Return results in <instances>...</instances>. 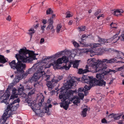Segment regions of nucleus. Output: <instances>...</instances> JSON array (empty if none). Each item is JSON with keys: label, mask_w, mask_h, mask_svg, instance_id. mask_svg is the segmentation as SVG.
Instances as JSON below:
<instances>
[{"label": "nucleus", "mask_w": 124, "mask_h": 124, "mask_svg": "<svg viewBox=\"0 0 124 124\" xmlns=\"http://www.w3.org/2000/svg\"><path fill=\"white\" fill-rule=\"evenodd\" d=\"M16 55L15 57L18 62L16 63L15 61L13 60L9 63L11 68L16 70L15 73H23L25 68V65L22 63L21 61L24 62L31 63L33 60L37 59L36 55Z\"/></svg>", "instance_id": "1"}, {"label": "nucleus", "mask_w": 124, "mask_h": 124, "mask_svg": "<svg viewBox=\"0 0 124 124\" xmlns=\"http://www.w3.org/2000/svg\"><path fill=\"white\" fill-rule=\"evenodd\" d=\"M77 94L75 91L72 90H67L65 93H62L61 92L60 94L59 97L62 102L60 104V106L63 108L65 110H67L69 107V104L73 102L75 104L77 105V104L80 102L81 97L75 96L71 99L70 98L73 95Z\"/></svg>", "instance_id": "2"}, {"label": "nucleus", "mask_w": 124, "mask_h": 124, "mask_svg": "<svg viewBox=\"0 0 124 124\" xmlns=\"http://www.w3.org/2000/svg\"><path fill=\"white\" fill-rule=\"evenodd\" d=\"M20 101L19 98H18L8 106L7 108L5 111L2 118L0 119V123L2 124H8L7 123H5L7 119L11 116L12 111L16 110L19 106L18 103Z\"/></svg>", "instance_id": "3"}, {"label": "nucleus", "mask_w": 124, "mask_h": 124, "mask_svg": "<svg viewBox=\"0 0 124 124\" xmlns=\"http://www.w3.org/2000/svg\"><path fill=\"white\" fill-rule=\"evenodd\" d=\"M115 58L111 59L108 60L107 59H103L102 61L99 60L97 61L94 58L89 59L88 60L87 63L90 66L93 67V68L96 70V71H99L101 70L99 69L101 67L104 65L103 63H112L117 62Z\"/></svg>", "instance_id": "4"}, {"label": "nucleus", "mask_w": 124, "mask_h": 124, "mask_svg": "<svg viewBox=\"0 0 124 124\" xmlns=\"http://www.w3.org/2000/svg\"><path fill=\"white\" fill-rule=\"evenodd\" d=\"M80 60H77L75 61L74 62L72 61H69L68 57L65 56H64L61 58H59L57 61L56 64H55V67L54 66H53L54 69H58V66L59 64H61L63 63H65V65L63 66L62 68L68 70L69 69L71 65L73 64V67L74 68H77L79 65V63Z\"/></svg>", "instance_id": "5"}, {"label": "nucleus", "mask_w": 124, "mask_h": 124, "mask_svg": "<svg viewBox=\"0 0 124 124\" xmlns=\"http://www.w3.org/2000/svg\"><path fill=\"white\" fill-rule=\"evenodd\" d=\"M106 68V67L104 66L103 65L100 68H99V69L101 70L99 71H96V70L94 71L95 72H100L98 73L96 75V78L98 80H103V79H107L108 78L109 75H111L112 74H114L116 72L115 70L110 69H109L108 70L104 71Z\"/></svg>", "instance_id": "6"}, {"label": "nucleus", "mask_w": 124, "mask_h": 124, "mask_svg": "<svg viewBox=\"0 0 124 124\" xmlns=\"http://www.w3.org/2000/svg\"><path fill=\"white\" fill-rule=\"evenodd\" d=\"M82 82L89 84L88 86H94L97 85V80L95 78H93V77H90L87 76H83L82 78Z\"/></svg>", "instance_id": "7"}, {"label": "nucleus", "mask_w": 124, "mask_h": 124, "mask_svg": "<svg viewBox=\"0 0 124 124\" xmlns=\"http://www.w3.org/2000/svg\"><path fill=\"white\" fill-rule=\"evenodd\" d=\"M91 88V86L86 85L83 88H79L78 90V92H77L76 90H75L77 93V94H78L79 97H81V99H83L84 97V93L85 95H86L88 93V91Z\"/></svg>", "instance_id": "8"}, {"label": "nucleus", "mask_w": 124, "mask_h": 124, "mask_svg": "<svg viewBox=\"0 0 124 124\" xmlns=\"http://www.w3.org/2000/svg\"><path fill=\"white\" fill-rule=\"evenodd\" d=\"M57 55H53L50 56H43L42 58V61L41 63L47 64L49 62H51L56 59L57 57Z\"/></svg>", "instance_id": "9"}, {"label": "nucleus", "mask_w": 124, "mask_h": 124, "mask_svg": "<svg viewBox=\"0 0 124 124\" xmlns=\"http://www.w3.org/2000/svg\"><path fill=\"white\" fill-rule=\"evenodd\" d=\"M4 91H1L0 93V101H1V103L4 102L6 104L8 103V99L10 95L7 93H4Z\"/></svg>", "instance_id": "10"}, {"label": "nucleus", "mask_w": 124, "mask_h": 124, "mask_svg": "<svg viewBox=\"0 0 124 124\" xmlns=\"http://www.w3.org/2000/svg\"><path fill=\"white\" fill-rule=\"evenodd\" d=\"M79 51V49H75L71 50L66 49L59 52L55 54H76L78 53V52Z\"/></svg>", "instance_id": "11"}, {"label": "nucleus", "mask_w": 124, "mask_h": 124, "mask_svg": "<svg viewBox=\"0 0 124 124\" xmlns=\"http://www.w3.org/2000/svg\"><path fill=\"white\" fill-rule=\"evenodd\" d=\"M19 53L16 54H38L35 53V51L27 49L26 48L23 47V48L20 49L18 51Z\"/></svg>", "instance_id": "12"}, {"label": "nucleus", "mask_w": 124, "mask_h": 124, "mask_svg": "<svg viewBox=\"0 0 124 124\" xmlns=\"http://www.w3.org/2000/svg\"><path fill=\"white\" fill-rule=\"evenodd\" d=\"M76 78L74 77H72L67 83L66 87L68 88H71L72 86L74 85V83L76 81Z\"/></svg>", "instance_id": "13"}, {"label": "nucleus", "mask_w": 124, "mask_h": 124, "mask_svg": "<svg viewBox=\"0 0 124 124\" xmlns=\"http://www.w3.org/2000/svg\"><path fill=\"white\" fill-rule=\"evenodd\" d=\"M40 107L38 104H36L34 107H32L31 108L36 114H39L43 111L40 110Z\"/></svg>", "instance_id": "14"}, {"label": "nucleus", "mask_w": 124, "mask_h": 124, "mask_svg": "<svg viewBox=\"0 0 124 124\" xmlns=\"http://www.w3.org/2000/svg\"><path fill=\"white\" fill-rule=\"evenodd\" d=\"M39 63H40L39 62L38 63H36L34 64L31 68L29 69L27 71L28 73L29 74H31L35 71L36 70V68L38 67Z\"/></svg>", "instance_id": "15"}, {"label": "nucleus", "mask_w": 124, "mask_h": 124, "mask_svg": "<svg viewBox=\"0 0 124 124\" xmlns=\"http://www.w3.org/2000/svg\"><path fill=\"white\" fill-rule=\"evenodd\" d=\"M12 94L10 97V99H12L18 97V92L17 90L15 88H13L12 90Z\"/></svg>", "instance_id": "16"}, {"label": "nucleus", "mask_w": 124, "mask_h": 124, "mask_svg": "<svg viewBox=\"0 0 124 124\" xmlns=\"http://www.w3.org/2000/svg\"><path fill=\"white\" fill-rule=\"evenodd\" d=\"M56 84L53 79L52 81H47L46 85L48 87V89L51 90L53 88L54 86L56 85Z\"/></svg>", "instance_id": "17"}, {"label": "nucleus", "mask_w": 124, "mask_h": 124, "mask_svg": "<svg viewBox=\"0 0 124 124\" xmlns=\"http://www.w3.org/2000/svg\"><path fill=\"white\" fill-rule=\"evenodd\" d=\"M39 74V73H35L31 79V82H32L37 81L40 78Z\"/></svg>", "instance_id": "18"}, {"label": "nucleus", "mask_w": 124, "mask_h": 124, "mask_svg": "<svg viewBox=\"0 0 124 124\" xmlns=\"http://www.w3.org/2000/svg\"><path fill=\"white\" fill-rule=\"evenodd\" d=\"M20 86H21V87H19L18 89V95H22L23 94V97H26V94L24 93H23V91L24 90V88L23 87L21 84L20 85Z\"/></svg>", "instance_id": "19"}, {"label": "nucleus", "mask_w": 124, "mask_h": 124, "mask_svg": "<svg viewBox=\"0 0 124 124\" xmlns=\"http://www.w3.org/2000/svg\"><path fill=\"white\" fill-rule=\"evenodd\" d=\"M19 73H16L15 78L13 80V82L14 84H16L19 82V80L21 79V77L20 76Z\"/></svg>", "instance_id": "20"}, {"label": "nucleus", "mask_w": 124, "mask_h": 124, "mask_svg": "<svg viewBox=\"0 0 124 124\" xmlns=\"http://www.w3.org/2000/svg\"><path fill=\"white\" fill-rule=\"evenodd\" d=\"M88 66L87 65L86 66V69L83 70L82 69H79L78 73L80 74H83L89 71L88 70Z\"/></svg>", "instance_id": "21"}, {"label": "nucleus", "mask_w": 124, "mask_h": 124, "mask_svg": "<svg viewBox=\"0 0 124 124\" xmlns=\"http://www.w3.org/2000/svg\"><path fill=\"white\" fill-rule=\"evenodd\" d=\"M51 102V101L49 99L48 100L47 103L46 104V105L45 106V109L46 110L45 112H47L49 111V108H51L52 105L51 104H50Z\"/></svg>", "instance_id": "22"}, {"label": "nucleus", "mask_w": 124, "mask_h": 124, "mask_svg": "<svg viewBox=\"0 0 124 124\" xmlns=\"http://www.w3.org/2000/svg\"><path fill=\"white\" fill-rule=\"evenodd\" d=\"M106 52H111L112 51H113L114 52H115L116 54H124L121 51H119L117 50H116L114 49H112L111 48H106Z\"/></svg>", "instance_id": "23"}, {"label": "nucleus", "mask_w": 124, "mask_h": 124, "mask_svg": "<svg viewBox=\"0 0 124 124\" xmlns=\"http://www.w3.org/2000/svg\"><path fill=\"white\" fill-rule=\"evenodd\" d=\"M54 26L53 24H49L46 27V29L48 31H49L51 30L52 33L53 34L55 32V30L54 29Z\"/></svg>", "instance_id": "24"}, {"label": "nucleus", "mask_w": 124, "mask_h": 124, "mask_svg": "<svg viewBox=\"0 0 124 124\" xmlns=\"http://www.w3.org/2000/svg\"><path fill=\"white\" fill-rule=\"evenodd\" d=\"M29 32L28 33V34L30 35V37L31 39L33 34L35 32V31L34 29L32 28H31L28 30Z\"/></svg>", "instance_id": "25"}, {"label": "nucleus", "mask_w": 124, "mask_h": 124, "mask_svg": "<svg viewBox=\"0 0 124 124\" xmlns=\"http://www.w3.org/2000/svg\"><path fill=\"white\" fill-rule=\"evenodd\" d=\"M87 110L88 109L87 108H85L83 109L81 114L82 116L83 117H85L86 116Z\"/></svg>", "instance_id": "26"}, {"label": "nucleus", "mask_w": 124, "mask_h": 124, "mask_svg": "<svg viewBox=\"0 0 124 124\" xmlns=\"http://www.w3.org/2000/svg\"><path fill=\"white\" fill-rule=\"evenodd\" d=\"M99 52L97 54H103L106 53V48L105 49H102L101 48H99L98 50Z\"/></svg>", "instance_id": "27"}, {"label": "nucleus", "mask_w": 124, "mask_h": 124, "mask_svg": "<svg viewBox=\"0 0 124 124\" xmlns=\"http://www.w3.org/2000/svg\"><path fill=\"white\" fill-rule=\"evenodd\" d=\"M82 53H87L89 52L91 54L94 53H95L94 51L87 49H83L82 50Z\"/></svg>", "instance_id": "28"}, {"label": "nucleus", "mask_w": 124, "mask_h": 124, "mask_svg": "<svg viewBox=\"0 0 124 124\" xmlns=\"http://www.w3.org/2000/svg\"><path fill=\"white\" fill-rule=\"evenodd\" d=\"M106 84V82L104 81L103 80H100L99 81L98 83V85L100 86H105Z\"/></svg>", "instance_id": "29"}, {"label": "nucleus", "mask_w": 124, "mask_h": 124, "mask_svg": "<svg viewBox=\"0 0 124 124\" xmlns=\"http://www.w3.org/2000/svg\"><path fill=\"white\" fill-rule=\"evenodd\" d=\"M7 61L4 56L2 55H0V62L4 63Z\"/></svg>", "instance_id": "30"}, {"label": "nucleus", "mask_w": 124, "mask_h": 124, "mask_svg": "<svg viewBox=\"0 0 124 124\" xmlns=\"http://www.w3.org/2000/svg\"><path fill=\"white\" fill-rule=\"evenodd\" d=\"M108 40L107 39H102L101 38H99L98 41L101 43V44H105V43L108 42Z\"/></svg>", "instance_id": "31"}, {"label": "nucleus", "mask_w": 124, "mask_h": 124, "mask_svg": "<svg viewBox=\"0 0 124 124\" xmlns=\"http://www.w3.org/2000/svg\"><path fill=\"white\" fill-rule=\"evenodd\" d=\"M62 76H59L57 77V78H55L53 79V80L54 81L55 83L57 84L58 81H60L61 79H62Z\"/></svg>", "instance_id": "32"}, {"label": "nucleus", "mask_w": 124, "mask_h": 124, "mask_svg": "<svg viewBox=\"0 0 124 124\" xmlns=\"http://www.w3.org/2000/svg\"><path fill=\"white\" fill-rule=\"evenodd\" d=\"M121 12H121L120 10L118 9L115 11H114L112 13V14L116 16H118L119 15H120L121 14H116V13H118Z\"/></svg>", "instance_id": "33"}, {"label": "nucleus", "mask_w": 124, "mask_h": 124, "mask_svg": "<svg viewBox=\"0 0 124 124\" xmlns=\"http://www.w3.org/2000/svg\"><path fill=\"white\" fill-rule=\"evenodd\" d=\"M101 44L95 43H94L91 45V47L92 48H96L100 46Z\"/></svg>", "instance_id": "34"}, {"label": "nucleus", "mask_w": 124, "mask_h": 124, "mask_svg": "<svg viewBox=\"0 0 124 124\" xmlns=\"http://www.w3.org/2000/svg\"><path fill=\"white\" fill-rule=\"evenodd\" d=\"M123 67H120L117 70H116V71L118 70H122V72L121 73V76L123 77H124V68L123 69Z\"/></svg>", "instance_id": "35"}, {"label": "nucleus", "mask_w": 124, "mask_h": 124, "mask_svg": "<svg viewBox=\"0 0 124 124\" xmlns=\"http://www.w3.org/2000/svg\"><path fill=\"white\" fill-rule=\"evenodd\" d=\"M114 116V119L115 120L119 119L121 116V115L118 114H115Z\"/></svg>", "instance_id": "36"}, {"label": "nucleus", "mask_w": 124, "mask_h": 124, "mask_svg": "<svg viewBox=\"0 0 124 124\" xmlns=\"http://www.w3.org/2000/svg\"><path fill=\"white\" fill-rule=\"evenodd\" d=\"M19 75H20V76L21 77V79L23 78H25L29 74L28 73L27 71H26L23 74H22L21 75V74H20L19 73Z\"/></svg>", "instance_id": "37"}, {"label": "nucleus", "mask_w": 124, "mask_h": 124, "mask_svg": "<svg viewBox=\"0 0 124 124\" xmlns=\"http://www.w3.org/2000/svg\"><path fill=\"white\" fill-rule=\"evenodd\" d=\"M53 13V11L51 8L48 9L46 11L47 15L49 14H52Z\"/></svg>", "instance_id": "38"}, {"label": "nucleus", "mask_w": 124, "mask_h": 124, "mask_svg": "<svg viewBox=\"0 0 124 124\" xmlns=\"http://www.w3.org/2000/svg\"><path fill=\"white\" fill-rule=\"evenodd\" d=\"M121 38V40L123 41L124 42V34H122L120 36L118 37V38L117 39V40L120 39Z\"/></svg>", "instance_id": "39"}, {"label": "nucleus", "mask_w": 124, "mask_h": 124, "mask_svg": "<svg viewBox=\"0 0 124 124\" xmlns=\"http://www.w3.org/2000/svg\"><path fill=\"white\" fill-rule=\"evenodd\" d=\"M62 27V25L61 24H59L58 25L57 27L56 31L57 32L59 33V32Z\"/></svg>", "instance_id": "40"}, {"label": "nucleus", "mask_w": 124, "mask_h": 124, "mask_svg": "<svg viewBox=\"0 0 124 124\" xmlns=\"http://www.w3.org/2000/svg\"><path fill=\"white\" fill-rule=\"evenodd\" d=\"M78 28L80 29V31H84L85 28V26H81V27H79Z\"/></svg>", "instance_id": "41"}, {"label": "nucleus", "mask_w": 124, "mask_h": 124, "mask_svg": "<svg viewBox=\"0 0 124 124\" xmlns=\"http://www.w3.org/2000/svg\"><path fill=\"white\" fill-rule=\"evenodd\" d=\"M73 44L76 48H78L79 46V44L76 41H74L73 43Z\"/></svg>", "instance_id": "42"}, {"label": "nucleus", "mask_w": 124, "mask_h": 124, "mask_svg": "<svg viewBox=\"0 0 124 124\" xmlns=\"http://www.w3.org/2000/svg\"><path fill=\"white\" fill-rule=\"evenodd\" d=\"M35 93V90H32L30 91L28 93V95L31 96V95Z\"/></svg>", "instance_id": "43"}, {"label": "nucleus", "mask_w": 124, "mask_h": 124, "mask_svg": "<svg viewBox=\"0 0 124 124\" xmlns=\"http://www.w3.org/2000/svg\"><path fill=\"white\" fill-rule=\"evenodd\" d=\"M110 25L112 28H116V27L115 26L116 25V23H113V22H112L110 24Z\"/></svg>", "instance_id": "44"}, {"label": "nucleus", "mask_w": 124, "mask_h": 124, "mask_svg": "<svg viewBox=\"0 0 124 124\" xmlns=\"http://www.w3.org/2000/svg\"><path fill=\"white\" fill-rule=\"evenodd\" d=\"M53 19L50 18L48 20V21L49 23V24H53Z\"/></svg>", "instance_id": "45"}, {"label": "nucleus", "mask_w": 124, "mask_h": 124, "mask_svg": "<svg viewBox=\"0 0 124 124\" xmlns=\"http://www.w3.org/2000/svg\"><path fill=\"white\" fill-rule=\"evenodd\" d=\"M39 22L38 23H37V24L36 25H34V27L33 28V29L34 28L35 29H37V28L39 27Z\"/></svg>", "instance_id": "46"}, {"label": "nucleus", "mask_w": 124, "mask_h": 124, "mask_svg": "<svg viewBox=\"0 0 124 124\" xmlns=\"http://www.w3.org/2000/svg\"><path fill=\"white\" fill-rule=\"evenodd\" d=\"M69 11H68L66 13V14H67V15L66 16V18L67 17H70L71 16V15L69 13Z\"/></svg>", "instance_id": "47"}, {"label": "nucleus", "mask_w": 124, "mask_h": 124, "mask_svg": "<svg viewBox=\"0 0 124 124\" xmlns=\"http://www.w3.org/2000/svg\"><path fill=\"white\" fill-rule=\"evenodd\" d=\"M8 40H5L3 42V45H5V46H6L8 44Z\"/></svg>", "instance_id": "48"}, {"label": "nucleus", "mask_w": 124, "mask_h": 124, "mask_svg": "<svg viewBox=\"0 0 124 124\" xmlns=\"http://www.w3.org/2000/svg\"><path fill=\"white\" fill-rule=\"evenodd\" d=\"M13 87L12 84H10L8 86V88L7 89V90L8 91L9 89H10L11 88H12Z\"/></svg>", "instance_id": "49"}, {"label": "nucleus", "mask_w": 124, "mask_h": 124, "mask_svg": "<svg viewBox=\"0 0 124 124\" xmlns=\"http://www.w3.org/2000/svg\"><path fill=\"white\" fill-rule=\"evenodd\" d=\"M42 22L43 25L46 24L47 23V20L45 19H43Z\"/></svg>", "instance_id": "50"}, {"label": "nucleus", "mask_w": 124, "mask_h": 124, "mask_svg": "<svg viewBox=\"0 0 124 124\" xmlns=\"http://www.w3.org/2000/svg\"><path fill=\"white\" fill-rule=\"evenodd\" d=\"M114 114L112 113L110 114L108 116L109 118H114Z\"/></svg>", "instance_id": "51"}, {"label": "nucleus", "mask_w": 124, "mask_h": 124, "mask_svg": "<svg viewBox=\"0 0 124 124\" xmlns=\"http://www.w3.org/2000/svg\"><path fill=\"white\" fill-rule=\"evenodd\" d=\"M46 26L45 25H43V26H41V30H42V31L43 32L44 31V28H45L46 27Z\"/></svg>", "instance_id": "52"}, {"label": "nucleus", "mask_w": 124, "mask_h": 124, "mask_svg": "<svg viewBox=\"0 0 124 124\" xmlns=\"http://www.w3.org/2000/svg\"><path fill=\"white\" fill-rule=\"evenodd\" d=\"M117 123L118 124H123L124 123V120H120Z\"/></svg>", "instance_id": "53"}, {"label": "nucleus", "mask_w": 124, "mask_h": 124, "mask_svg": "<svg viewBox=\"0 0 124 124\" xmlns=\"http://www.w3.org/2000/svg\"><path fill=\"white\" fill-rule=\"evenodd\" d=\"M50 78V76L49 75H46L45 80L47 81V80H48Z\"/></svg>", "instance_id": "54"}, {"label": "nucleus", "mask_w": 124, "mask_h": 124, "mask_svg": "<svg viewBox=\"0 0 124 124\" xmlns=\"http://www.w3.org/2000/svg\"><path fill=\"white\" fill-rule=\"evenodd\" d=\"M101 122L102 123H107V120L105 119V118L103 119L101 121Z\"/></svg>", "instance_id": "55"}, {"label": "nucleus", "mask_w": 124, "mask_h": 124, "mask_svg": "<svg viewBox=\"0 0 124 124\" xmlns=\"http://www.w3.org/2000/svg\"><path fill=\"white\" fill-rule=\"evenodd\" d=\"M11 17L9 15L6 18V20L9 21L11 20Z\"/></svg>", "instance_id": "56"}, {"label": "nucleus", "mask_w": 124, "mask_h": 124, "mask_svg": "<svg viewBox=\"0 0 124 124\" xmlns=\"http://www.w3.org/2000/svg\"><path fill=\"white\" fill-rule=\"evenodd\" d=\"M100 11H99V10L96 11L94 14V15L96 16L97 15L99 14L100 13Z\"/></svg>", "instance_id": "57"}, {"label": "nucleus", "mask_w": 124, "mask_h": 124, "mask_svg": "<svg viewBox=\"0 0 124 124\" xmlns=\"http://www.w3.org/2000/svg\"><path fill=\"white\" fill-rule=\"evenodd\" d=\"M11 49H10L9 50H7L5 51V52L7 54H8L11 51Z\"/></svg>", "instance_id": "58"}, {"label": "nucleus", "mask_w": 124, "mask_h": 124, "mask_svg": "<svg viewBox=\"0 0 124 124\" xmlns=\"http://www.w3.org/2000/svg\"><path fill=\"white\" fill-rule=\"evenodd\" d=\"M6 46H5L4 47H3V48H1L0 49V50L2 52H4V50H5V48H6Z\"/></svg>", "instance_id": "59"}, {"label": "nucleus", "mask_w": 124, "mask_h": 124, "mask_svg": "<svg viewBox=\"0 0 124 124\" xmlns=\"http://www.w3.org/2000/svg\"><path fill=\"white\" fill-rule=\"evenodd\" d=\"M44 41V39L43 38H42L41 39L40 43H43Z\"/></svg>", "instance_id": "60"}, {"label": "nucleus", "mask_w": 124, "mask_h": 124, "mask_svg": "<svg viewBox=\"0 0 124 124\" xmlns=\"http://www.w3.org/2000/svg\"><path fill=\"white\" fill-rule=\"evenodd\" d=\"M118 34H116L114 35L113 37V39H115L118 36Z\"/></svg>", "instance_id": "61"}, {"label": "nucleus", "mask_w": 124, "mask_h": 124, "mask_svg": "<svg viewBox=\"0 0 124 124\" xmlns=\"http://www.w3.org/2000/svg\"><path fill=\"white\" fill-rule=\"evenodd\" d=\"M32 88V87L31 86H28V85L26 86V88L28 90H30Z\"/></svg>", "instance_id": "62"}, {"label": "nucleus", "mask_w": 124, "mask_h": 124, "mask_svg": "<svg viewBox=\"0 0 124 124\" xmlns=\"http://www.w3.org/2000/svg\"><path fill=\"white\" fill-rule=\"evenodd\" d=\"M88 36H87L85 34L81 36V38H84L85 37H87Z\"/></svg>", "instance_id": "63"}, {"label": "nucleus", "mask_w": 124, "mask_h": 124, "mask_svg": "<svg viewBox=\"0 0 124 124\" xmlns=\"http://www.w3.org/2000/svg\"><path fill=\"white\" fill-rule=\"evenodd\" d=\"M72 20L70 21L69 22L68 24L69 25H71L72 24Z\"/></svg>", "instance_id": "64"}]
</instances>
